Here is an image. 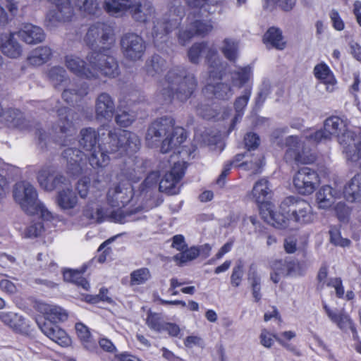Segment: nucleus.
<instances>
[{
  "instance_id": "obj_6",
  "label": "nucleus",
  "mask_w": 361,
  "mask_h": 361,
  "mask_svg": "<svg viewBox=\"0 0 361 361\" xmlns=\"http://www.w3.org/2000/svg\"><path fill=\"white\" fill-rule=\"evenodd\" d=\"M165 136L161 145L162 153H167L179 147L186 139L185 130L181 127H175L172 118L164 117L150 125L146 134V141L148 145L154 147Z\"/></svg>"
},
{
  "instance_id": "obj_4",
  "label": "nucleus",
  "mask_w": 361,
  "mask_h": 361,
  "mask_svg": "<svg viewBox=\"0 0 361 361\" xmlns=\"http://www.w3.org/2000/svg\"><path fill=\"white\" fill-rule=\"evenodd\" d=\"M105 140L106 142L99 144L98 148L89 151V162L94 169L104 168L109 164V153H133L139 149L140 145L136 134L121 129L109 131Z\"/></svg>"
},
{
  "instance_id": "obj_55",
  "label": "nucleus",
  "mask_w": 361,
  "mask_h": 361,
  "mask_svg": "<svg viewBox=\"0 0 361 361\" xmlns=\"http://www.w3.org/2000/svg\"><path fill=\"white\" fill-rule=\"evenodd\" d=\"M276 337H277L276 334H272L267 329H262L259 336V343L264 348H270L273 345Z\"/></svg>"
},
{
  "instance_id": "obj_50",
  "label": "nucleus",
  "mask_w": 361,
  "mask_h": 361,
  "mask_svg": "<svg viewBox=\"0 0 361 361\" xmlns=\"http://www.w3.org/2000/svg\"><path fill=\"white\" fill-rule=\"evenodd\" d=\"M251 96V89L250 88H245L242 95L238 97L234 103L235 109L236 111V116L235 119H237L238 116H241L243 114V111L246 107L248 101Z\"/></svg>"
},
{
  "instance_id": "obj_33",
  "label": "nucleus",
  "mask_w": 361,
  "mask_h": 361,
  "mask_svg": "<svg viewBox=\"0 0 361 361\" xmlns=\"http://www.w3.org/2000/svg\"><path fill=\"white\" fill-rule=\"evenodd\" d=\"M203 91L205 94L212 92L216 99L223 100L230 99L234 93L232 87L224 82H219L215 85H213L212 82H208Z\"/></svg>"
},
{
  "instance_id": "obj_63",
  "label": "nucleus",
  "mask_w": 361,
  "mask_h": 361,
  "mask_svg": "<svg viewBox=\"0 0 361 361\" xmlns=\"http://www.w3.org/2000/svg\"><path fill=\"white\" fill-rule=\"evenodd\" d=\"M163 333H166L171 337H178L181 330L178 324L173 322H165L163 327Z\"/></svg>"
},
{
  "instance_id": "obj_17",
  "label": "nucleus",
  "mask_w": 361,
  "mask_h": 361,
  "mask_svg": "<svg viewBox=\"0 0 361 361\" xmlns=\"http://www.w3.org/2000/svg\"><path fill=\"white\" fill-rule=\"evenodd\" d=\"M323 308L329 319L343 331H351L354 339L358 337L355 325L350 317L343 311L331 310L326 303H323Z\"/></svg>"
},
{
  "instance_id": "obj_41",
  "label": "nucleus",
  "mask_w": 361,
  "mask_h": 361,
  "mask_svg": "<svg viewBox=\"0 0 361 361\" xmlns=\"http://www.w3.org/2000/svg\"><path fill=\"white\" fill-rule=\"evenodd\" d=\"M87 86L82 84L78 90L69 88L65 90L62 94L63 99L68 103L77 102L87 94Z\"/></svg>"
},
{
  "instance_id": "obj_14",
  "label": "nucleus",
  "mask_w": 361,
  "mask_h": 361,
  "mask_svg": "<svg viewBox=\"0 0 361 361\" xmlns=\"http://www.w3.org/2000/svg\"><path fill=\"white\" fill-rule=\"evenodd\" d=\"M176 156L171 157L173 161V166L169 173L165 174L164 177L159 183V190L161 192H166L170 195L177 194L179 189L176 188V185L181 179L186 168V163L184 161H176Z\"/></svg>"
},
{
  "instance_id": "obj_30",
  "label": "nucleus",
  "mask_w": 361,
  "mask_h": 361,
  "mask_svg": "<svg viewBox=\"0 0 361 361\" xmlns=\"http://www.w3.org/2000/svg\"><path fill=\"white\" fill-rule=\"evenodd\" d=\"M350 202H361V173L355 175L345 185L343 192Z\"/></svg>"
},
{
  "instance_id": "obj_7",
  "label": "nucleus",
  "mask_w": 361,
  "mask_h": 361,
  "mask_svg": "<svg viewBox=\"0 0 361 361\" xmlns=\"http://www.w3.org/2000/svg\"><path fill=\"white\" fill-rule=\"evenodd\" d=\"M197 81L193 74L182 68H175L169 71L161 82L162 94L170 99L172 97L184 102L193 93Z\"/></svg>"
},
{
  "instance_id": "obj_21",
  "label": "nucleus",
  "mask_w": 361,
  "mask_h": 361,
  "mask_svg": "<svg viewBox=\"0 0 361 361\" xmlns=\"http://www.w3.org/2000/svg\"><path fill=\"white\" fill-rule=\"evenodd\" d=\"M42 332L54 342L62 347L68 346L71 344V338L64 330L55 324L44 322L38 324Z\"/></svg>"
},
{
  "instance_id": "obj_12",
  "label": "nucleus",
  "mask_w": 361,
  "mask_h": 361,
  "mask_svg": "<svg viewBox=\"0 0 361 361\" xmlns=\"http://www.w3.org/2000/svg\"><path fill=\"white\" fill-rule=\"evenodd\" d=\"M180 4V0H175L173 6L176 7H172L163 21H157L154 25L152 35L156 44L158 45L159 43L164 42L166 35L179 25L182 17V8L178 6Z\"/></svg>"
},
{
  "instance_id": "obj_46",
  "label": "nucleus",
  "mask_w": 361,
  "mask_h": 361,
  "mask_svg": "<svg viewBox=\"0 0 361 361\" xmlns=\"http://www.w3.org/2000/svg\"><path fill=\"white\" fill-rule=\"evenodd\" d=\"M200 255V250L197 247H191L183 250L173 257V259L178 264H182L187 262L196 259Z\"/></svg>"
},
{
  "instance_id": "obj_36",
  "label": "nucleus",
  "mask_w": 361,
  "mask_h": 361,
  "mask_svg": "<svg viewBox=\"0 0 361 361\" xmlns=\"http://www.w3.org/2000/svg\"><path fill=\"white\" fill-rule=\"evenodd\" d=\"M252 77V68L250 66L239 68L231 73L233 87L241 88Z\"/></svg>"
},
{
  "instance_id": "obj_56",
  "label": "nucleus",
  "mask_w": 361,
  "mask_h": 361,
  "mask_svg": "<svg viewBox=\"0 0 361 361\" xmlns=\"http://www.w3.org/2000/svg\"><path fill=\"white\" fill-rule=\"evenodd\" d=\"M329 233L331 242L335 245L341 246L342 247L350 246V240L348 238H342L340 233L337 230H331Z\"/></svg>"
},
{
  "instance_id": "obj_9",
  "label": "nucleus",
  "mask_w": 361,
  "mask_h": 361,
  "mask_svg": "<svg viewBox=\"0 0 361 361\" xmlns=\"http://www.w3.org/2000/svg\"><path fill=\"white\" fill-rule=\"evenodd\" d=\"M59 116L58 124L53 126L48 133L42 129L37 130V135L40 143L46 141L50 137L54 142L65 145H66V139L76 134L75 124L70 120V118H74L73 113L64 107L59 110Z\"/></svg>"
},
{
  "instance_id": "obj_2",
  "label": "nucleus",
  "mask_w": 361,
  "mask_h": 361,
  "mask_svg": "<svg viewBox=\"0 0 361 361\" xmlns=\"http://www.w3.org/2000/svg\"><path fill=\"white\" fill-rule=\"evenodd\" d=\"M142 169L137 166H127L121 169V171L117 176V179L120 181L117 184H113L108 190L106 193V202L108 204L116 209L110 211L109 209H97L96 213L87 206L83 209V215L88 219H92L97 222L109 221L115 223L123 224L126 216L121 210L128 204L135 205L138 202V198L134 196L133 188L130 183L124 182V179L129 181L137 182L141 178L143 173Z\"/></svg>"
},
{
  "instance_id": "obj_3",
  "label": "nucleus",
  "mask_w": 361,
  "mask_h": 361,
  "mask_svg": "<svg viewBox=\"0 0 361 361\" xmlns=\"http://www.w3.org/2000/svg\"><path fill=\"white\" fill-rule=\"evenodd\" d=\"M274 209L273 203L264 204L261 207V216L269 224L278 228H293V224H308L315 219L309 202L294 196L283 199L280 204L279 213Z\"/></svg>"
},
{
  "instance_id": "obj_53",
  "label": "nucleus",
  "mask_w": 361,
  "mask_h": 361,
  "mask_svg": "<svg viewBox=\"0 0 361 361\" xmlns=\"http://www.w3.org/2000/svg\"><path fill=\"white\" fill-rule=\"evenodd\" d=\"M296 334L293 331H286L281 332L276 337V341L281 345L283 348L292 352H295V348L292 345L289 344L287 341L294 338Z\"/></svg>"
},
{
  "instance_id": "obj_27",
  "label": "nucleus",
  "mask_w": 361,
  "mask_h": 361,
  "mask_svg": "<svg viewBox=\"0 0 361 361\" xmlns=\"http://www.w3.org/2000/svg\"><path fill=\"white\" fill-rule=\"evenodd\" d=\"M104 128H102L96 131L92 128H83L80 130L81 138L80 140V145L86 150L90 151L98 148V142L102 140L104 135Z\"/></svg>"
},
{
  "instance_id": "obj_60",
  "label": "nucleus",
  "mask_w": 361,
  "mask_h": 361,
  "mask_svg": "<svg viewBox=\"0 0 361 361\" xmlns=\"http://www.w3.org/2000/svg\"><path fill=\"white\" fill-rule=\"evenodd\" d=\"M197 113L206 119H211L216 116V111L208 104H201L197 108Z\"/></svg>"
},
{
  "instance_id": "obj_52",
  "label": "nucleus",
  "mask_w": 361,
  "mask_h": 361,
  "mask_svg": "<svg viewBox=\"0 0 361 361\" xmlns=\"http://www.w3.org/2000/svg\"><path fill=\"white\" fill-rule=\"evenodd\" d=\"M44 231V228L41 222H32L21 235L25 238H33L39 236Z\"/></svg>"
},
{
  "instance_id": "obj_23",
  "label": "nucleus",
  "mask_w": 361,
  "mask_h": 361,
  "mask_svg": "<svg viewBox=\"0 0 361 361\" xmlns=\"http://www.w3.org/2000/svg\"><path fill=\"white\" fill-rule=\"evenodd\" d=\"M18 37L28 44H36L45 39L44 30L39 26L25 24L17 32Z\"/></svg>"
},
{
  "instance_id": "obj_8",
  "label": "nucleus",
  "mask_w": 361,
  "mask_h": 361,
  "mask_svg": "<svg viewBox=\"0 0 361 361\" xmlns=\"http://www.w3.org/2000/svg\"><path fill=\"white\" fill-rule=\"evenodd\" d=\"M15 201L22 209L30 215H38L45 221H50L54 216L45 205L37 200V192L34 186L29 182L17 183L13 188Z\"/></svg>"
},
{
  "instance_id": "obj_48",
  "label": "nucleus",
  "mask_w": 361,
  "mask_h": 361,
  "mask_svg": "<svg viewBox=\"0 0 361 361\" xmlns=\"http://www.w3.org/2000/svg\"><path fill=\"white\" fill-rule=\"evenodd\" d=\"M238 44L233 39H225L221 47V51L226 59L234 61L237 57Z\"/></svg>"
},
{
  "instance_id": "obj_34",
  "label": "nucleus",
  "mask_w": 361,
  "mask_h": 361,
  "mask_svg": "<svg viewBox=\"0 0 361 361\" xmlns=\"http://www.w3.org/2000/svg\"><path fill=\"white\" fill-rule=\"evenodd\" d=\"M22 113L18 109L3 110L0 116V123L9 128H21L23 123Z\"/></svg>"
},
{
  "instance_id": "obj_40",
  "label": "nucleus",
  "mask_w": 361,
  "mask_h": 361,
  "mask_svg": "<svg viewBox=\"0 0 361 361\" xmlns=\"http://www.w3.org/2000/svg\"><path fill=\"white\" fill-rule=\"evenodd\" d=\"M63 278L65 281L73 283L85 290H87L90 288L89 282L82 277V272L78 270L70 269L65 271L63 272Z\"/></svg>"
},
{
  "instance_id": "obj_59",
  "label": "nucleus",
  "mask_w": 361,
  "mask_h": 361,
  "mask_svg": "<svg viewBox=\"0 0 361 361\" xmlns=\"http://www.w3.org/2000/svg\"><path fill=\"white\" fill-rule=\"evenodd\" d=\"M244 142L248 151L255 149L259 145L260 140L259 136L253 133H247Z\"/></svg>"
},
{
  "instance_id": "obj_35",
  "label": "nucleus",
  "mask_w": 361,
  "mask_h": 361,
  "mask_svg": "<svg viewBox=\"0 0 361 361\" xmlns=\"http://www.w3.org/2000/svg\"><path fill=\"white\" fill-rule=\"evenodd\" d=\"M51 55L52 51L49 47H39L32 51L27 60L31 65L41 66L47 63L51 59Z\"/></svg>"
},
{
  "instance_id": "obj_43",
  "label": "nucleus",
  "mask_w": 361,
  "mask_h": 361,
  "mask_svg": "<svg viewBox=\"0 0 361 361\" xmlns=\"http://www.w3.org/2000/svg\"><path fill=\"white\" fill-rule=\"evenodd\" d=\"M165 66L164 60L158 55L153 56L146 63V72L149 75L159 74Z\"/></svg>"
},
{
  "instance_id": "obj_62",
  "label": "nucleus",
  "mask_w": 361,
  "mask_h": 361,
  "mask_svg": "<svg viewBox=\"0 0 361 361\" xmlns=\"http://www.w3.org/2000/svg\"><path fill=\"white\" fill-rule=\"evenodd\" d=\"M334 211L340 221H345L350 214V209L343 202H338L334 207Z\"/></svg>"
},
{
  "instance_id": "obj_11",
  "label": "nucleus",
  "mask_w": 361,
  "mask_h": 361,
  "mask_svg": "<svg viewBox=\"0 0 361 361\" xmlns=\"http://www.w3.org/2000/svg\"><path fill=\"white\" fill-rule=\"evenodd\" d=\"M204 55L208 63L209 80L219 79L225 66L220 61L216 49L206 43L195 44L188 51V58L192 63L199 62L200 57Z\"/></svg>"
},
{
  "instance_id": "obj_42",
  "label": "nucleus",
  "mask_w": 361,
  "mask_h": 361,
  "mask_svg": "<svg viewBox=\"0 0 361 361\" xmlns=\"http://www.w3.org/2000/svg\"><path fill=\"white\" fill-rule=\"evenodd\" d=\"M75 6L85 15H97L99 11L97 0H76Z\"/></svg>"
},
{
  "instance_id": "obj_54",
  "label": "nucleus",
  "mask_w": 361,
  "mask_h": 361,
  "mask_svg": "<svg viewBox=\"0 0 361 361\" xmlns=\"http://www.w3.org/2000/svg\"><path fill=\"white\" fill-rule=\"evenodd\" d=\"M262 165V156L260 154H255L250 160H246L242 163V167L246 170L252 171V173H257Z\"/></svg>"
},
{
  "instance_id": "obj_38",
  "label": "nucleus",
  "mask_w": 361,
  "mask_h": 361,
  "mask_svg": "<svg viewBox=\"0 0 361 361\" xmlns=\"http://www.w3.org/2000/svg\"><path fill=\"white\" fill-rule=\"evenodd\" d=\"M63 158L66 159L67 163L71 166V169H75L77 167L81 168L85 154L80 149L76 148H67L63 153Z\"/></svg>"
},
{
  "instance_id": "obj_16",
  "label": "nucleus",
  "mask_w": 361,
  "mask_h": 361,
  "mask_svg": "<svg viewBox=\"0 0 361 361\" xmlns=\"http://www.w3.org/2000/svg\"><path fill=\"white\" fill-rule=\"evenodd\" d=\"M39 186L47 191H52L61 184H65L66 178L56 173L54 167L45 166L41 168L37 175Z\"/></svg>"
},
{
  "instance_id": "obj_39",
  "label": "nucleus",
  "mask_w": 361,
  "mask_h": 361,
  "mask_svg": "<svg viewBox=\"0 0 361 361\" xmlns=\"http://www.w3.org/2000/svg\"><path fill=\"white\" fill-rule=\"evenodd\" d=\"M130 6L129 0H106L104 8L111 15L120 16Z\"/></svg>"
},
{
  "instance_id": "obj_49",
  "label": "nucleus",
  "mask_w": 361,
  "mask_h": 361,
  "mask_svg": "<svg viewBox=\"0 0 361 361\" xmlns=\"http://www.w3.org/2000/svg\"><path fill=\"white\" fill-rule=\"evenodd\" d=\"M135 118L134 111L120 109L116 115L115 121L120 126L128 127L133 123Z\"/></svg>"
},
{
  "instance_id": "obj_20",
  "label": "nucleus",
  "mask_w": 361,
  "mask_h": 361,
  "mask_svg": "<svg viewBox=\"0 0 361 361\" xmlns=\"http://www.w3.org/2000/svg\"><path fill=\"white\" fill-rule=\"evenodd\" d=\"M213 25L210 21L195 20L190 21L189 27L178 34V41L185 45L195 35H203L212 31Z\"/></svg>"
},
{
  "instance_id": "obj_47",
  "label": "nucleus",
  "mask_w": 361,
  "mask_h": 361,
  "mask_svg": "<svg viewBox=\"0 0 361 361\" xmlns=\"http://www.w3.org/2000/svg\"><path fill=\"white\" fill-rule=\"evenodd\" d=\"M48 76L55 87L66 81L68 77L66 71L61 66H54L50 68Z\"/></svg>"
},
{
  "instance_id": "obj_57",
  "label": "nucleus",
  "mask_w": 361,
  "mask_h": 361,
  "mask_svg": "<svg viewBox=\"0 0 361 361\" xmlns=\"http://www.w3.org/2000/svg\"><path fill=\"white\" fill-rule=\"evenodd\" d=\"M159 176L160 173L159 171H153L150 173L141 185V195L143 194L146 189H150L151 188L156 186Z\"/></svg>"
},
{
  "instance_id": "obj_24",
  "label": "nucleus",
  "mask_w": 361,
  "mask_h": 361,
  "mask_svg": "<svg viewBox=\"0 0 361 361\" xmlns=\"http://www.w3.org/2000/svg\"><path fill=\"white\" fill-rule=\"evenodd\" d=\"M342 196L340 190L330 185H324L317 193V202L319 209L331 207L335 201Z\"/></svg>"
},
{
  "instance_id": "obj_22",
  "label": "nucleus",
  "mask_w": 361,
  "mask_h": 361,
  "mask_svg": "<svg viewBox=\"0 0 361 361\" xmlns=\"http://www.w3.org/2000/svg\"><path fill=\"white\" fill-rule=\"evenodd\" d=\"M0 50L3 54L11 59L18 58L23 53L22 46L13 33L0 35Z\"/></svg>"
},
{
  "instance_id": "obj_44",
  "label": "nucleus",
  "mask_w": 361,
  "mask_h": 361,
  "mask_svg": "<svg viewBox=\"0 0 361 361\" xmlns=\"http://www.w3.org/2000/svg\"><path fill=\"white\" fill-rule=\"evenodd\" d=\"M165 320L159 314L149 312L146 318V324L152 331L162 334Z\"/></svg>"
},
{
  "instance_id": "obj_32",
  "label": "nucleus",
  "mask_w": 361,
  "mask_h": 361,
  "mask_svg": "<svg viewBox=\"0 0 361 361\" xmlns=\"http://www.w3.org/2000/svg\"><path fill=\"white\" fill-rule=\"evenodd\" d=\"M263 42L268 48H275L279 50H283L286 45L281 31L276 27H271L266 32Z\"/></svg>"
},
{
  "instance_id": "obj_37",
  "label": "nucleus",
  "mask_w": 361,
  "mask_h": 361,
  "mask_svg": "<svg viewBox=\"0 0 361 361\" xmlns=\"http://www.w3.org/2000/svg\"><path fill=\"white\" fill-rule=\"evenodd\" d=\"M75 331L83 346L89 350H93L96 347V342L93 339L87 326L82 323H77L75 324Z\"/></svg>"
},
{
  "instance_id": "obj_18",
  "label": "nucleus",
  "mask_w": 361,
  "mask_h": 361,
  "mask_svg": "<svg viewBox=\"0 0 361 361\" xmlns=\"http://www.w3.org/2000/svg\"><path fill=\"white\" fill-rule=\"evenodd\" d=\"M130 14L134 20L140 23H147L154 18V8L152 4L148 0L130 1Z\"/></svg>"
},
{
  "instance_id": "obj_1",
  "label": "nucleus",
  "mask_w": 361,
  "mask_h": 361,
  "mask_svg": "<svg viewBox=\"0 0 361 361\" xmlns=\"http://www.w3.org/2000/svg\"><path fill=\"white\" fill-rule=\"evenodd\" d=\"M332 135L338 137V141L342 147L343 153L348 162H357L361 159V128L350 129L346 120L338 116L326 119L324 130H307L304 133V141H300L298 137L289 136L286 144L288 147L285 159L288 162L308 164L312 163L315 154L312 147L321 142L331 140Z\"/></svg>"
},
{
  "instance_id": "obj_10",
  "label": "nucleus",
  "mask_w": 361,
  "mask_h": 361,
  "mask_svg": "<svg viewBox=\"0 0 361 361\" xmlns=\"http://www.w3.org/2000/svg\"><path fill=\"white\" fill-rule=\"evenodd\" d=\"M113 29L109 25L97 22L90 26L85 37V42L92 49V53L111 56L109 45L113 39Z\"/></svg>"
},
{
  "instance_id": "obj_58",
  "label": "nucleus",
  "mask_w": 361,
  "mask_h": 361,
  "mask_svg": "<svg viewBox=\"0 0 361 361\" xmlns=\"http://www.w3.org/2000/svg\"><path fill=\"white\" fill-rule=\"evenodd\" d=\"M90 179L88 177L80 178L76 185V190L78 195L82 199L86 198L88 194Z\"/></svg>"
},
{
  "instance_id": "obj_45",
  "label": "nucleus",
  "mask_w": 361,
  "mask_h": 361,
  "mask_svg": "<svg viewBox=\"0 0 361 361\" xmlns=\"http://www.w3.org/2000/svg\"><path fill=\"white\" fill-rule=\"evenodd\" d=\"M151 278V274L147 268H140L130 274V283L137 286L145 283Z\"/></svg>"
},
{
  "instance_id": "obj_5",
  "label": "nucleus",
  "mask_w": 361,
  "mask_h": 361,
  "mask_svg": "<svg viewBox=\"0 0 361 361\" xmlns=\"http://www.w3.org/2000/svg\"><path fill=\"white\" fill-rule=\"evenodd\" d=\"M87 60L88 63L76 55L69 54L65 56L64 62L70 72L81 78H97L99 74L115 77L118 74L117 62L112 56L90 53Z\"/></svg>"
},
{
  "instance_id": "obj_64",
  "label": "nucleus",
  "mask_w": 361,
  "mask_h": 361,
  "mask_svg": "<svg viewBox=\"0 0 361 361\" xmlns=\"http://www.w3.org/2000/svg\"><path fill=\"white\" fill-rule=\"evenodd\" d=\"M329 17L332 22L333 27L338 31H341L345 27V24L339 13L336 10H332L329 13Z\"/></svg>"
},
{
  "instance_id": "obj_26",
  "label": "nucleus",
  "mask_w": 361,
  "mask_h": 361,
  "mask_svg": "<svg viewBox=\"0 0 361 361\" xmlns=\"http://www.w3.org/2000/svg\"><path fill=\"white\" fill-rule=\"evenodd\" d=\"M95 110L98 118L111 120L115 111V105L111 97L106 93L100 94L96 100Z\"/></svg>"
},
{
  "instance_id": "obj_51",
  "label": "nucleus",
  "mask_w": 361,
  "mask_h": 361,
  "mask_svg": "<svg viewBox=\"0 0 361 361\" xmlns=\"http://www.w3.org/2000/svg\"><path fill=\"white\" fill-rule=\"evenodd\" d=\"M244 275V264L243 261L238 260L232 269L231 276V284L233 287L240 286Z\"/></svg>"
},
{
  "instance_id": "obj_61",
  "label": "nucleus",
  "mask_w": 361,
  "mask_h": 361,
  "mask_svg": "<svg viewBox=\"0 0 361 361\" xmlns=\"http://www.w3.org/2000/svg\"><path fill=\"white\" fill-rule=\"evenodd\" d=\"M286 276L301 275L303 272L301 265L294 261H286Z\"/></svg>"
},
{
  "instance_id": "obj_25",
  "label": "nucleus",
  "mask_w": 361,
  "mask_h": 361,
  "mask_svg": "<svg viewBox=\"0 0 361 361\" xmlns=\"http://www.w3.org/2000/svg\"><path fill=\"white\" fill-rule=\"evenodd\" d=\"M37 310L44 314L45 319L48 320L47 322L56 323L58 322H64L68 317V312L56 305L39 303L37 305Z\"/></svg>"
},
{
  "instance_id": "obj_15",
  "label": "nucleus",
  "mask_w": 361,
  "mask_h": 361,
  "mask_svg": "<svg viewBox=\"0 0 361 361\" xmlns=\"http://www.w3.org/2000/svg\"><path fill=\"white\" fill-rule=\"evenodd\" d=\"M121 45L125 56L131 61L140 59L146 49L142 37L133 32L125 34L121 38Z\"/></svg>"
},
{
  "instance_id": "obj_29",
  "label": "nucleus",
  "mask_w": 361,
  "mask_h": 361,
  "mask_svg": "<svg viewBox=\"0 0 361 361\" xmlns=\"http://www.w3.org/2000/svg\"><path fill=\"white\" fill-rule=\"evenodd\" d=\"M56 202L61 209L69 211L77 207L78 197L71 188L67 187L58 192Z\"/></svg>"
},
{
  "instance_id": "obj_28",
  "label": "nucleus",
  "mask_w": 361,
  "mask_h": 361,
  "mask_svg": "<svg viewBox=\"0 0 361 361\" xmlns=\"http://www.w3.org/2000/svg\"><path fill=\"white\" fill-rule=\"evenodd\" d=\"M314 77L326 85V91L332 92L337 80L329 66L324 62L318 63L314 68Z\"/></svg>"
},
{
  "instance_id": "obj_19",
  "label": "nucleus",
  "mask_w": 361,
  "mask_h": 361,
  "mask_svg": "<svg viewBox=\"0 0 361 361\" xmlns=\"http://www.w3.org/2000/svg\"><path fill=\"white\" fill-rule=\"evenodd\" d=\"M74 16L73 7L70 0H57L56 9L47 14L48 26H56V23L71 20Z\"/></svg>"
},
{
  "instance_id": "obj_13",
  "label": "nucleus",
  "mask_w": 361,
  "mask_h": 361,
  "mask_svg": "<svg viewBox=\"0 0 361 361\" xmlns=\"http://www.w3.org/2000/svg\"><path fill=\"white\" fill-rule=\"evenodd\" d=\"M293 183L299 194L308 195L313 193L319 184V177L314 170L302 167L294 175Z\"/></svg>"
},
{
  "instance_id": "obj_31",
  "label": "nucleus",
  "mask_w": 361,
  "mask_h": 361,
  "mask_svg": "<svg viewBox=\"0 0 361 361\" xmlns=\"http://www.w3.org/2000/svg\"><path fill=\"white\" fill-rule=\"evenodd\" d=\"M271 190L269 181L265 178H262L257 181L252 188L251 195L255 201L259 204V210L264 204L271 203L265 202V198L270 195Z\"/></svg>"
}]
</instances>
